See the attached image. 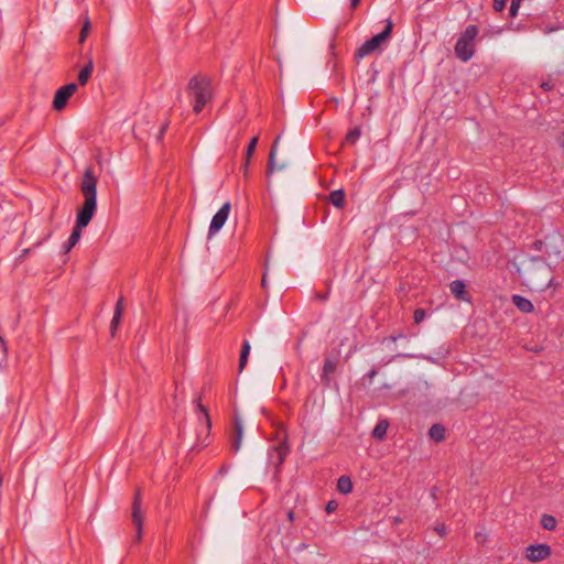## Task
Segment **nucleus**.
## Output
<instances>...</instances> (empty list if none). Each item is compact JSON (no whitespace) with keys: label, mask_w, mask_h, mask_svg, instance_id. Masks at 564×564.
I'll return each instance as SVG.
<instances>
[{"label":"nucleus","mask_w":564,"mask_h":564,"mask_svg":"<svg viewBox=\"0 0 564 564\" xmlns=\"http://www.w3.org/2000/svg\"><path fill=\"white\" fill-rule=\"evenodd\" d=\"M289 518H290V520L293 519V512L292 511L289 512Z\"/></svg>","instance_id":"nucleus-43"},{"label":"nucleus","mask_w":564,"mask_h":564,"mask_svg":"<svg viewBox=\"0 0 564 564\" xmlns=\"http://www.w3.org/2000/svg\"><path fill=\"white\" fill-rule=\"evenodd\" d=\"M122 313H123V297L120 296L116 304L115 313H113L111 324H110V332H111L112 336L115 335L116 329L121 322Z\"/></svg>","instance_id":"nucleus-12"},{"label":"nucleus","mask_w":564,"mask_h":564,"mask_svg":"<svg viewBox=\"0 0 564 564\" xmlns=\"http://www.w3.org/2000/svg\"><path fill=\"white\" fill-rule=\"evenodd\" d=\"M250 349H251V346L249 344L248 340H245L243 341V345H242V348H241V351H240V358H239V371L241 372L247 362H248V357H249V354H250Z\"/></svg>","instance_id":"nucleus-18"},{"label":"nucleus","mask_w":564,"mask_h":564,"mask_svg":"<svg viewBox=\"0 0 564 564\" xmlns=\"http://www.w3.org/2000/svg\"><path fill=\"white\" fill-rule=\"evenodd\" d=\"M169 123H165L162 126L161 128V131H160V138L163 135V133L165 132L166 128H167Z\"/></svg>","instance_id":"nucleus-38"},{"label":"nucleus","mask_w":564,"mask_h":564,"mask_svg":"<svg viewBox=\"0 0 564 564\" xmlns=\"http://www.w3.org/2000/svg\"><path fill=\"white\" fill-rule=\"evenodd\" d=\"M197 409L199 411L198 420L204 421L206 423V430L209 431L212 427V422L207 409L200 402L197 403Z\"/></svg>","instance_id":"nucleus-22"},{"label":"nucleus","mask_w":564,"mask_h":564,"mask_svg":"<svg viewBox=\"0 0 564 564\" xmlns=\"http://www.w3.org/2000/svg\"><path fill=\"white\" fill-rule=\"evenodd\" d=\"M262 288L267 286V274L264 273L261 281Z\"/></svg>","instance_id":"nucleus-39"},{"label":"nucleus","mask_w":564,"mask_h":564,"mask_svg":"<svg viewBox=\"0 0 564 564\" xmlns=\"http://www.w3.org/2000/svg\"><path fill=\"white\" fill-rule=\"evenodd\" d=\"M561 29H562V26H561V25H546V26H544V28H543V29H541V30H542V32H543L544 34H550V33L555 32V31H558V30H561Z\"/></svg>","instance_id":"nucleus-30"},{"label":"nucleus","mask_w":564,"mask_h":564,"mask_svg":"<svg viewBox=\"0 0 564 564\" xmlns=\"http://www.w3.org/2000/svg\"><path fill=\"white\" fill-rule=\"evenodd\" d=\"M411 357H413V356H412V355H410V354H397V355L392 356L391 358H389V359L386 361V365H387V364H389V362H391V361H393V360H395L397 358H411Z\"/></svg>","instance_id":"nucleus-32"},{"label":"nucleus","mask_w":564,"mask_h":564,"mask_svg":"<svg viewBox=\"0 0 564 564\" xmlns=\"http://www.w3.org/2000/svg\"><path fill=\"white\" fill-rule=\"evenodd\" d=\"M242 435H243V424H242L241 419L238 415H236L234 417V434L231 436V444H230L231 452H234V453L239 452V449L241 447Z\"/></svg>","instance_id":"nucleus-8"},{"label":"nucleus","mask_w":564,"mask_h":564,"mask_svg":"<svg viewBox=\"0 0 564 564\" xmlns=\"http://www.w3.org/2000/svg\"><path fill=\"white\" fill-rule=\"evenodd\" d=\"M556 519L552 514H543L541 518V525L547 531H552L556 528Z\"/></svg>","instance_id":"nucleus-21"},{"label":"nucleus","mask_w":564,"mask_h":564,"mask_svg":"<svg viewBox=\"0 0 564 564\" xmlns=\"http://www.w3.org/2000/svg\"><path fill=\"white\" fill-rule=\"evenodd\" d=\"M187 93L193 106V111L198 115L213 99L212 80L205 75L193 76L187 85Z\"/></svg>","instance_id":"nucleus-2"},{"label":"nucleus","mask_w":564,"mask_h":564,"mask_svg":"<svg viewBox=\"0 0 564 564\" xmlns=\"http://www.w3.org/2000/svg\"><path fill=\"white\" fill-rule=\"evenodd\" d=\"M512 303L522 313H532L534 311L533 303L522 295H512Z\"/></svg>","instance_id":"nucleus-10"},{"label":"nucleus","mask_w":564,"mask_h":564,"mask_svg":"<svg viewBox=\"0 0 564 564\" xmlns=\"http://www.w3.org/2000/svg\"><path fill=\"white\" fill-rule=\"evenodd\" d=\"M434 531L440 534L441 536H445L447 533V528L445 523H438L434 527Z\"/></svg>","instance_id":"nucleus-28"},{"label":"nucleus","mask_w":564,"mask_h":564,"mask_svg":"<svg viewBox=\"0 0 564 564\" xmlns=\"http://www.w3.org/2000/svg\"><path fill=\"white\" fill-rule=\"evenodd\" d=\"M336 508H337V503H336V501L330 500V501H328V502H327V505H326V512H327V513H332V512H334V511L336 510Z\"/></svg>","instance_id":"nucleus-33"},{"label":"nucleus","mask_w":564,"mask_h":564,"mask_svg":"<svg viewBox=\"0 0 564 564\" xmlns=\"http://www.w3.org/2000/svg\"><path fill=\"white\" fill-rule=\"evenodd\" d=\"M273 452L276 455V464L281 465L284 462V459H285V456L288 454V449L285 447H283V446H278V447L273 448Z\"/></svg>","instance_id":"nucleus-25"},{"label":"nucleus","mask_w":564,"mask_h":564,"mask_svg":"<svg viewBox=\"0 0 564 564\" xmlns=\"http://www.w3.org/2000/svg\"><path fill=\"white\" fill-rule=\"evenodd\" d=\"M2 482H3V477H2V474L0 473V487L2 486Z\"/></svg>","instance_id":"nucleus-42"},{"label":"nucleus","mask_w":564,"mask_h":564,"mask_svg":"<svg viewBox=\"0 0 564 564\" xmlns=\"http://www.w3.org/2000/svg\"><path fill=\"white\" fill-rule=\"evenodd\" d=\"M258 140H259V137H258V135L253 137V138L250 140V142H249V144H248V147H247L246 155H245V164H243V166H245V170H246V171H247V169H248V165H249L250 159H251V156L253 155V153H254V151H256V148H257V144H258Z\"/></svg>","instance_id":"nucleus-20"},{"label":"nucleus","mask_w":564,"mask_h":564,"mask_svg":"<svg viewBox=\"0 0 564 564\" xmlns=\"http://www.w3.org/2000/svg\"><path fill=\"white\" fill-rule=\"evenodd\" d=\"M231 209V205L229 202H226L218 212L214 215L212 218L209 229H208V236L212 237L216 235L225 225V223L228 219L229 213Z\"/></svg>","instance_id":"nucleus-6"},{"label":"nucleus","mask_w":564,"mask_h":564,"mask_svg":"<svg viewBox=\"0 0 564 564\" xmlns=\"http://www.w3.org/2000/svg\"><path fill=\"white\" fill-rule=\"evenodd\" d=\"M388 427L389 423L387 420L379 421L372 431V436L375 438L382 440L387 434Z\"/></svg>","instance_id":"nucleus-19"},{"label":"nucleus","mask_w":564,"mask_h":564,"mask_svg":"<svg viewBox=\"0 0 564 564\" xmlns=\"http://www.w3.org/2000/svg\"><path fill=\"white\" fill-rule=\"evenodd\" d=\"M551 555L547 544H531L525 549V557L532 563L541 562Z\"/></svg>","instance_id":"nucleus-7"},{"label":"nucleus","mask_w":564,"mask_h":564,"mask_svg":"<svg viewBox=\"0 0 564 564\" xmlns=\"http://www.w3.org/2000/svg\"><path fill=\"white\" fill-rule=\"evenodd\" d=\"M360 3V0H350V7L352 9L357 8Z\"/></svg>","instance_id":"nucleus-37"},{"label":"nucleus","mask_w":564,"mask_h":564,"mask_svg":"<svg viewBox=\"0 0 564 564\" xmlns=\"http://www.w3.org/2000/svg\"><path fill=\"white\" fill-rule=\"evenodd\" d=\"M360 134H361L360 128L355 127L354 129H350L347 132V134L345 137V142L348 144H354L360 138Z\"/></svg>","instance_id":"nucleus-23"},{"label":"nucleus","mask_w":564,"mask_h":564,"mask_svg":"<svg viewBox=\"0 0 564 564\" xmlns=\"http://www.w3.org/2000/svg\"><path fill=\"white\" fill-rule=\"evenodd\" d=\"M345 192L343 189H336L329 193L328 200L336 208H343L345 205Z\"/></svg>","instance_id":"nucleus-14"},{"label":"nucleus","mask_w":564,"mask_h":564,"mask_svg":"<svg viewBox=\"0 0 564 564\" xmlns=\"http://www.w3.org/2000/svg\"><path fill=\"white\" fill-rule=\"evenodd\" d=\"M0 346H1L2 348H6V341H4V339L2 338V336H1V335H0Z\"/></svg>","instance_id":"nucleus-41"},{"label":"nucleus","mask_w":564,"mask_h":564,"mask_svg":"<svg viewBox=\"0 0 564 564\" xmlns=\"http://www.w3.org/2000/svg\"><path fill=\"white\" fill-rule=\"evenodd\" d=\"M506 2H507V0H494V9L496 11L503 10Z\"/></svg>","instance_id":"nucleus-31"},{"label":"nucleus","mask_w":564,"mask_h":564,"mask_svg":"<svg viewBox=\"0 0 564 564\" xmlns=\"http://www.w3.org/2000/svg\"><path fill=\"white\" fill-rule=\"evenodd\" d=\"M520 2H522L523 0H519Z\"/></svg>","instance_id":"nucleus-44"},{"label":"nucleus","mask_w":564,"mask_h":564,"mask_svg":"<svg viewBox=\"0 0 564 564\" xmlns=\"http://www.w3.org/2000/svg\"><path fill=\"white\" fill-rule=\"evenodd\" d=\"M337 490L344 495L350 494L352 490V482L348 476H340L337 480Z\"/></svg>","instance_id":"nucleus-17"},{"label":"nucleus","mask_w":564,"mask_h":564,"mask_svg":"<svg viewBox=\"0 0 564 564\" xmlns=\"http://www.w3.org/2000/svg\"><path fill=\"white\" fill-rule=\"evenodd\" d=\"M337 360L334 358H326L323 366L322 380L329 382V377L336 371Z\"/></svg>","instance_id":"nucleus-13"},{"label":"nucleus","mask_w":564,"mask_h":564,"mask_svg":"<svg viewBox=\"0 0 564 564\" xmlns=\"http://www.w3.org/2000/svg\"><path fill=\"white\" fill-rule=\"evenodd\" d=\"M429 435L435 442H442L445 440V427L442 424H433L430 427Z\"/></svg>","instance_id":"nucleus-16"},{"label":"nucleus","mask_w":564,"mask_h":564,"mask_svg":"<svg viewBox=\"0 0 564 564\" xmlns=\"http://www.w3.org/2000/svg\"><path fill=\"white\" fill-rule=\"evenodd\" d=\"M520 6H521V2L519 0H511V4L509 8L510 17H512V18L517 17Z\"/></svg>","instance_id":"nucleus-27"},{"label":"nucleus","mask_w":564,"mask_h":564,"mask_svg":"<svg viewBox=\"0 0 564 564\" xmlns=\"http://www.w3.org/2000/svg\"><path fill=\"white\" fill-rule=\"evenodd\" d=\"M97 176L93 169L84 172L80 183V192L84 196V203L77 212L76 225L68 240L63 245L64 252L67 253L76 246L82 236V229L87 227L97 210Z\"/></svg>","instance_id":"nucleus-1"},{"label":"nucleus","mask_w":564,"mask_h":564,"mask_svg":"<svg viewBox=\"0 0 564 564\" xmlns=\"http://www.w3.org/2000/svg\"><path fill=\"white\" fill-rule=\"evenodd\" d=\"M452 294L459 301H467L466 285L462 280H454L449 284Z\"/></svg>","instance_id":"nucleus-11"},{"label":"nucleus","mask_w":564,"mask_h":564,"mask_svg":"<svg viewBox=\"0 0 564 564\" xmlns=\"http://www.w3.org/2000/svg\"><path fill=\"white\" fill-rule=\"evenodd\" d=\"M377 375H378L377 369L372 368L371 370L368 371L366 377L371 381Z\"/></svg>","instance_id":"nucleus-35"},{"label":"nucleus","mask_w":564,"mask_h":564,"mask_svg":"<svg viewBox=\"0 0 564 564\" xmlns=\"http://www.w3.org/2000/svg\"><path fill=\"white\" fill-rule=\"evenodd\" d=\"M478 33V26L469 24L458 37L454 50L456 57L462 62H468L475 55L476 37Z\"/></svg>","instance_id":"nucleus-3"},{"label":"nucleus","mask_w":564,"mask_h":564,"mask_svg":"<svg viewBox=\"0 0 564 564\" xmlns=\"http://www.w3.org/2000/svg\"><path fill=\"white\" fill-rule=\"evenodd\" d=\"M393 23L391 19L386 20L383 31L367 40L355 53L356 58H364L373 52L380 50L382 45L391 37Z\"/></svg>","instance_id":"nucleus-4"},{"label":"nucleus","mask_w":564,"mask_h":564,"mask_svg":"<svg viewBox=\"0 0 564 564\" xmlns=\"http://www.w3.org/2000/svg\"><path fill=\"white\" fill-rule=\"evenodd\" d=\"M542 87H543V89H545V90H550V89L552 88V86H551L549 83H543V84H542Z\"/></svg>","instance_id":"nucleus-40"},{"label":"nucleus","mask_w":564,"mask_h":564,"mask_svg":"<svg viewBox=\"0 0 564 564\" xmlns=\"http://www.w3.org/2000/svg\"><path fill=\"white\" fill-rule=\"evenodd\" d=\"M403 337H405V336H404L402 333H400V334H398V335H391V336H389V337H388V339H389L390 341H393V343H394V341H397L398 339L403 338Z\"/></svg>","instance_id":"nucleus-36"},{"label":"nucleus","mask_w":564,"mask_h":564,"mask_svg":"<svg viewBox=\"0 0 564 564\" xmlns=\"http://www.w3.org/2000/svg\"><path fill=\"white\" fill-rule=\"evenodd\" d=\"M93 70H94V62H93V59H89L88 63L82 68V70L78 74V83L82 86H85L88 83V80L93 74Z\"/></svg>","instance_id":"nucleus-15"},{"label":"nucleus","mask_w":564,"mask_h":564,"mask_svg":"<svg viewBox=\"0 0 564 564\" xmlns=\"http://www.w3.org/2000/svg\"><path fill=\"white\" fill-rule=\"evenodd\" d=\"M132 522L138 531V538L141 536L142 530V514H141V492L138 489L134 495L133 503H132Z\"/></svg>","instance_id":"nucleus-9"},{"label":"nucleus","mask_w":564,"mask_h":564,"mask_svg":"<svg viewBox=\"0 0 564 564\" xmlns=\"http://www.w3.org/2000/svg\"><path fill=\"white\" fill-rule=\"evenodd\" d=\"M89 28H90V25H89V21H87V22L83 25V28H82V30H80V35H79V41H80V42H84V41H85V39H86L87 34H88Z\"/></svg>","instance_id":"nucleus-29"},{"label":"nucleus","mask_w":564,"mask_h":564,"mask_svg":"<svg viewBox=\"0 0 564 564\" xmlns=\"http://www.w3.org/2000/svg\"><path fill=\"white\" fill-rule=\"evenodd\" d=\"M276 144H278V139L274 141V143L271 148L270 154H269V160H268V172L269 173H272L274 171V156H275V151H276Z\"/></svg>","instance_id":"nucleus-24"},{"label":"nucleus","mask_w":564,"mask_h":564,"mask_svg":"<svg viewBox=\"0 0 564 564\" xmlns=\"http://www.w3.org/2000/svg\"><path fill=\"white\" fill-rule=\"evenodd\" d=\"M426 317V312L423 308H416L413 314V319L415 324L422 323Z\"/></svg>","instance_id":"nucleus-26"},{"label":"nucleus","mask_w":564,"mask_h":564,"mask_svg":"<svg viewBox=\"0 0 564 564\" xmlns=\"http://www.w3.org/2000/svg\"><path fill=\"white\" fill-rule=\"evenodd\" d=\"M77 88V84L75 83H69L58 88L53 98V109L56 111L63 110L66 107L69 98L76 93Z\"/></svg>","instance_id":"nucleus-5"},{"label":"nucleus","mask_w":564,"mask_h":564,"mask_svg":"<svg viewBox=\"0 0 564 564\" xmlns=\"http://www.w3.org/2000/svg\"><path fill=\"white\" fill-rule=\"evenodd\" d=\"M487 539V535L485 533H480V532H477L475 534V540L478 542V543H482L485 542Z\"/></svg>","instance_id":"nucleus-34"}]
</instances>
